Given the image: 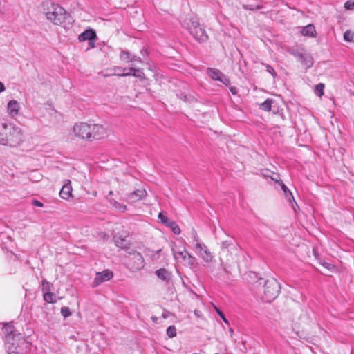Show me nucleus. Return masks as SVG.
<instances>
[{"label": "nucleus", "instance_id": "obj_1", "mask_svg": "<svg viewBox=\"0 0 354 354\" xmlns=\"http://www.w3.org/2000/svg\"><path fill=\"white\" fill-rule=\"evenodd\" d=\"M73 133L75 137L92 141L104 138L107 135L106 128L100 124L92 122H77L74 124Z\"/></svg>", "mask_w": 354, "mask_h": 354}, {"label": "nucleus", "instance_id": "obj_2", "mask_svg": "<svg viewBox=\"0 0 354 354\" xmlns=\"http://www.w3.org/2000/svg\"><path fill=\"white\" fill-rule=\"evenodd\" d=\"M44 13L46 19L55 25L66 28L65 23L71 19L70 15L64 8L52 1H46L42 5Z\"/></svg>", "mask_w": 354, "mask_h": 354}, {"label": "nucleus", "instance_id": "obj_3", "mask_svg": "<svg viewBox=\"0 0 354 354\" xmlns=\"http://www.w3.org/2000/svg\"><path fill=\"white\" fill-rule=\"evenodd\" d=\"M182 26L186 28L193 37L199 42L207 41L208 36L205 30L200 26L197 17L190 16L181 21Z\"/></svg>", "mask_w": 354, "mask_h": 354}, {"label": "nucleus", "instance_id": "obj_4", "mask_svg": "<svg viewBox=\"0 0 354 354\" xmlns=\"http://www.w3.org/2000/svg\"><path fill=\"white\" fill-rule=\"evenodd\" d=\"M192 248L196 254L204 263L209 264L214 261V257L208 247L199 239L196 232L192 230Z\"/></svg>", "mask_w": 354, "mask_h": 354}, {"label": "nucleus", "instance_id": "obj_5", "mask_svg": "<svg viewBox=\"0 0 354 354\" xmlns=\"http://www.w3.org/2000/svg\"><path fill=\"white\" fill-rule=\"evenodd\" d=\"M5 342L9 354H24L26 351L27 343L22 334L8 336Z\"/></svg>", "mask_w": 354, "mask_h": 354}, {"label": "nucleus", "instance_id": "obj_6", "mask_svg": "<svg viewBox=\"0 0 354 354\" xmlns=\"http://www.w3.org/2000/svg\"><path fill=\"white\" fill-rule=\"evenodd\" d=\"M3 145L15 147L20 145L24 140V135L21 128L12 124L8 125L7 133Z\"/></svg>", "mask_w": 354, "mask_h": 354}, {"label": "nucleus", "instance_id": "obj_7", "mask_svg": "<svg viewBox=\"0 0 354 354\" xmlns=\"http://www.w3.org/2000/svg\"><path fill=\"white\" fill-rule=\"evenodd\" d=\"M280 284L274 279L266 281L263 286V299L267 302L274 300L280 292Z\"/></svg>", "mask_w": 354, "mask_h": 354}, {"label": "nucleus", "instance_id": "obj_8", "mask_svg": "<svg viewBox=\"0 0 354 354\" xmlns=\"http://www.w3.org/2000/svg\"><path fill=\"white\" fill-rule=\"evenodd\" d=\"M129 254V266L131 269L133 271H138L142 269L145 266V261L142 255L133 250L128 251Z\"/></svg>", "mask_w": 354, "mask_h": 354}, {"label": "nucleus", "instance_id": "obj_9", "mask_svg": "<svg viewBox=\"0 0 354 354\" xmlns=\"http://www.w3.org/2000/svg\"><path fill=\"white\" fill-rule=\"evenodd\" d=\"M173 255L178 261H183L185 264L192 266L195 262V257L191 255L185 249L183 251H176L172 249Z\"/></svg>", "mask_w": 354, "mask_h": 354}, {"label": "nucleus", "instance_id": "obj_10", "mask_svg": "<svg viewBox=\"0 0 354 354\" xmlns=\"http://www.w3.org/2000/svg\"><path fill=\"white\" fill-rule=\"evenodd\" d=\"M207 73L211 79L219 81L226 86L230 84L229 78L218 69L208 68Z\"/></svg>", "mask_w": 354, "mask_h": 354}, {"label": "nucleus", "instance_id": "obj_11", "mask_svg": "<svg viewBox=\"0 0 354 354\" xmlns=\"http://www.w3.org/2000/svg\"><path fill=\"white\" fill-rule=\"evenodd\" d=\"M113 277V272L109 270L97 272L93 282V286L97 287L100 284L110 280Z\"/></svg>", "mask_w": 354, "mask_h": 354}, {"label": "nucleus", "instance_id": "obj_12", "mask_svg": "<svg viewBox=\"0 0 354 354\" xmlns=\"http://www.w3.org/2000/svg\"><path fill=\"white\" fill-rule=\"evenodd\" d=\"M146 196L147 192L145 189H137L128 194L126 201L129 203H136L145 198Z\"/></svg>", "mask_w": 354, "mask_h": 354}, {"label": "nucleus", "instance_id": "obj_13", "mask_svg": "<svg viewBox=\"0 0 354 354\" xmlns=\"http://www.w3.org/2000/svg\"><path fill=\"white\" fill-rule=\"evenodd\" d=\"M97 37L96 32L93 29H87L82 32L78 36V39L80 41H88V45H91V43H93V40H95Z\"/></svg>", "mask_w": 354, "mask_h": 354}, {"label": "nucleus", "instance_id": "obj_14", "mask_svg": "<svg viewBox=\"0 0 354 354\" xmlns=\"http://www.w3.org/2000/svg\"><path fill=\"white\" fill-rule=\"evenodd\" d=\"M20 109L19 103L15 100H11L7 105V112L10 117L14 118L18 114Z\"/></svg>", "mask_w": 354, "mask_h": 354}, {"label": "nucleus", "instance_id": "obj_15", "mask_svg": "<svg viewBox=\"0 0 354 354\" xmlns=\"http://www.w3.org/2000/svg\"><path fill=\"white\" fill-rule=\"evenodd\" d=\"M59 196L62 198L68 200L73 196L72 194V186L71 180H66L61 191L59 192Z\"/></svg>", "mask_w": 354, "mask_h": 354}, {"label": "nucleus", "instance_id": "obj_16", "mask_svg": "<svg viewBox=\"0 0 354 354\" xmlns=\"http://www.w3.org/2000/svg\"><path fill=\"white\" fill-rule=\"evenodd\" d=\"M120 57L122 61L130 62L132 65H133L134 62L140 64L143 62L140 57L131 55L129 52L126 50H122L121 52Z\"/></svg>", "mask_w": 354, "mask_h": 354}, {"label": "nucleus", "instance_id": "obj_17", "mask_svg": "<svg viewBox=\"0 0 354 354\" xmlns=\"http://www.w3.org/2000/svg\"><path fill=\"white\" fill-rule=\"evenodd\" d=\"M2 330L5 335V341L7 340V337L8 336H17V335H21V333H17L14 326L11 323L4 324Z\"/></svg>", "mask_w": 354, "mask_h": 354}, {"label": "nucleus", "instance_id": "obj_18", "mask_svg": "<svg viewBox=\"0 0 354 354\" xmlns=\"http://www.w3.org/2000/svg\"><path fill=\"white\" fill-rule=\"evenodd\" d=\"M162 250L159 249L157 250H153L149 248H147L145 251V255L149 257L151 261H158L161 256Z\"/></svg>", "mask_w": 354, "mask_h": 354}, {"label": "nucleus", "instance_id": "obj_19", "mask_svg": "<svg viewBox=\"0 0 354 354\" xmlns=\"http://www.w3.org/2000/svg\"><path fill=\"white\" fill-rule=\"evenodd\" d=\"M301 34L304 36L315 37L316 35L315 27L313 24H308L303 27L301 30Z\"/></svg>", "mask_w": 354, "mask_h": 354}, {"label": "nucleus", "instance_id": "obj_20", "mask_svg": "<svg viewBox=\"0 0 354 354\" xmlns=\"http://www.w3.org/2000/svg\"><path fill=\"white\" fill-rule=\"evenodd\" d=\"M113 240L115 245L120 248H126L129 245V241L120 235H115Z\"/></svg>", "mask_w": 354, "mask_h": 354}, {"label": "nucleus", "instance_id": "obj_21", "mask_svg": "<svg viewBox=\"0 0 354 354\" xmlns=\"http://www.w3.org/2000/svg\"><path fill=\"white\" fill-rule=\"evenodd\" d=\"M128 72H124L123 75H133L138 78H142L144 76V73L139 68H135L131 66L127 68Z\"/></svg>", "mask_w": 354, "mask_h": 354}, {"label": "nucleus", "instance_id": "obj_22", "mask_svg": "<svg viewBox=\"0 0 354 354\" xmlns=\"http://www.w3.org/2000/svg\"><path fill=\"white\" fill-rule=\"evenodd\" d=\"M221 248L222 251H225V250L231 249L232 250H236V244L232 239H229L227 240L223 241L221 243Z\"/></svg>", "mask_w": 354, "mask_h": 354}, {"label": "nucleus", "instance_id": "obj_23", "mask_svg": "<svg viewBox=\"0 0 354 354\" xmlns=\"http://www.w3.org/2000/svg\"><path fill=\"white\" fill-rule=\"evenodd\" d=\"M281 189L283 191L284 195L286 198V199L290 202L292 203V201L294 202L295 205L297 206V204L296 203L295 198L292 196V192L288 189V187L283 184V183H281Z\"/></svg>", "mask_w": 354, "mask_h": 354}, {"label": "nucleus", "instance_id": "obj_24", "mask_svg": "<svg viewBox=\"0 0 354 354\" xmlns=\"http://www.w3.org/2000/svg\"><path fill=\"white\" fill-rule=\"evenodd\" d=\"M299 62L306 68L311 67L313 64L312 57L306 52Z\"/></svg>", "mask_w": 354, "mask_h": 354}, {"label": "nucleus", "instance_id": "obj_25", "mask_svg": "<svg viewBox=\"0 0 354 354\" xmlns=\"http://www.w3.org/2000/svg\"><path fill=\"white\" fill-rule=\"evenodd\" d=\"M8 125L9 124L0 122V144L3 145L5 141V138L7 133Z\"/></svg>", "mask_w": 354, "mask_h": 354}, {"label": "nucleus", "instance_id": "obj_26", "mask_svg": "<svg viewBox=\"0 0 354 354\" xmlns=\"http://www.w3.org/2000/svg\"><path fill=\"white\" fill-rule=\"evenodd\" d=\"M156 276L161 280H167L170 277L169 272L165 268H161L156 271Z\"/></svg>", "mask_w": 354, "mask_h": 354}, {"label": "nucleus", "instance_id": "obj_27", "mask_svg": "<svg viewBox=\"0 0 354 354\" xmlns=\"http://www.w3.org/2000/svg\"><path fill=\"white\" fill-rule=\"evenodd\" d=\"M43 297H44V301L47 303L54 304L57 301L56 295L51 292L44 294Z\"/></svg>", "mask_w": 354, "mask_h": 354}, {"label": "nucleus", "instance_id": "obj_28", "mask_svg": "<svg viewBox=\"0 0 354 354\" xmlns=\"http://www.w3.org/2000/svg\"><path fill=\"white\" fill-rule=\"evenodd\" d=\"M273 102L274 100L272 99H267L266 101H264L263 103L260 104L259 107L263 111H270L271 110Z\"/></svg>", "mask_w": 354, "mask_h": 354}, {"label": "nucleus", "instance_id": "obj_29", "mask_svg": "<svg viewBox=\"0 0 354 354\" xmlns=\"http://www.w3.org/2000/svg\"><path fill=\"white\" fill-rule=\"evenodd\" d=\"M290 53L299 61L301 59H302L303 56H304L306 50L304 49L296 48L292 49L290 51Z\"/></svg>", "mask_w": 354, "mask_h": 354}, {"label": "nucleus", "instance_id": "obj_30", "mask_svg": "<svg viewBox=\"0 0 354 354\" xmlns=\"http://www.w3.org/2000/svg\"><path fill=\"white\" fill-rule=\"evenodd\" d=\"M344 39L346 41L354 42V32L346 30L344 34Z\"/></svg>", "mask_w": 354, "mask_h": 354}, {"label": "nucleus", "instance_id": "obj_31", "mask_svg": "<svg viewBox=\"0 0 354 354\" xmlns=\"http://www.w3.org/2000/svg\"><path fill=\"white\" fill-rule=\"evenodd\" d=\"M41 290L44 294L50 292V283L46 279H44L41 283Z\"/></svg>", "mask_w": 354, "mask_h": 354}, {"label": "nucleus", "instance_id": "obj_32", "mask_svg": "<svg viewBox=\"0 0 354 354\" xmlns=\"http://www.w3.org/2000/svg\"><path fill=\"white\" fill-rule=\"evenodd\" d=\"M324 84L319 83L315 88V93L318 97H322L324 95Z\"/></svg>", "mask_w": 354, "mask_h": 354}, {"label": "nucleus", "instance_id": "obj_33", "mask_svg": "<svg viewBox=\"0 0 354 354\" xmlns=\"http://www.w3.org/2000/svg\"><path fill=\"white\" fill-rule=\"evenodd\" d=\"M167 335L169 337L172 338L176 335V329L174 326H170L167 329Z\"/></svg>", "mask_w": 354, "mask_h": 354}, {"label": "nucleus", "instance_id": "obj_34", "mask_svg": "<svg viewBox=\"0 0 354 354\" xmlns=\"http://www.w3.org/2000/svg\"><path fill=\"white\" fill-rule=\"evenodd\" d=\"M168 226L172 229V231L175 234H179L180 233V229L178 225L176 224V223L171 221L168 224Z\"/></svg>", "mask_w": 354, "mask_h": 354}, {"label": "nucleus", "instance_id": "obj_35", "mask_svg": "<svg viewBox=\"0 0 354 354\" xmlns=\"http://www.w3.org/2000/svg\"><path fill=\"white\" fill-rule=\"evenodd\" d=\"M114 207L120 212H124L127 209V206L125 205L121 204L117 201H114L113 203Z\"/></svg>", "mask_w": 354, "mask_h": 354}, {"label": "nucleus", "instance_id": "obj_36", "mask_svg": "<svg viewBox=\"0 0 354 354\" xmlns=\"http://www.w3.org/2000/svg\"><path fill=\"white\" fill-rule=\"evenodd\" d=\"M320 264L324 267L325 268L328 269V270L331 272H334L336 270V268L334 265L327 263L326 261H322L320 262Z\"/></svg>", "mask_w": 354, "mask_h": 354}, {"label": "nucleus", "instance_id": "obj_37", "mask_svg": "<svg viewBox=\"0 0 354 354\" xmlns=\"http://www.w3.org/2000/svg\"><path fill=\"white\" fill-rule=\"evenodd\" d=\"M214 308L216 310V312L218 313V315H219V317L223 320V322L227 324H229V322L228 320L226 319L224 313L218 308L216 307V306H214Z\"/></svg>", "mask_w": 354, "mask_h": 354}, {"label": "nucleus", "instance_id": "obj_38", "mask_svg": "<svg viewBox=\"0 0 354 354\" xmlns=\"http://www.w3.org/2000/svg\"><path fill=\"white\" fill-rule=\"evenodd\" d=\"M158 218L161 221V222L167 225L169 223V221L166 215H165L162 212H160L158 214Z\"/></svg>", "mask_w": 354, "mask_h": 354}, {"label": "nucleus", "instance_id": "obj_39", "mask_svg": "<svg viewBox=\"0 0 354 354\" xmlns=\"http://www.w3.org/2000/svg\"><path fill=\"white\" fill-rule=\"evenodd\" d=\"M61 314L64 318H66V317H69L71 315V313L69 308L62 307L61 308Z\"/></svg>", "mask_w": 354, "mask_h": 354}, {"label": "nucleus", "instance_id": "obj_40", "mask_svg": "<svg viewBox=\"0 0 354 354\" xmlns=\"http://www.w3.org/2000/svg\"><path fill=\"white\" fill-rule=\"evenodd\" d=\"M266 66L267 72L269 73L273 77V78H275L277 77V74L275 72L273 67L269 64H266Z\"/></svg>", "mask_w": 354, "mask_h": 354}, {"label": "nucleus", "instance_id": "obj_41", "mask_svg": "<svg viewBox=\"0 0 354 354\" xmlns=\"http://www.w3.org/2000/svg\"><path fill=\"white\" fill-rule=\"evenodd\" d=\"M344 8L346 10H353L354 9V1H347L344 4Z\"/></svg>", "mask_w": 354, "mask_h": 354}, {"label": "nucleus", "instance_id": "obj_42", "mask_svg": "<svg viewBox=\"0 0 354 354\" xmlns=\"http://www.w3.org/2000/svg\"><path fill=\"white\" fill-rule=\"evenodd\" d=\"M32 204L34 206L39 207H42L44 206V204L41 201L35 200V199L32 200Z\"/></svg>", "mask_w": 354, "mask_h": 354}, {"label": "nucleus", "instance_id": "obj_43", "mask_svg": "<svg viewBox=\"0 0 354 354\" xmlns=\"http://www.w3.org/2000/svg\"><path fill=\"white\" fill-rule=\"evenodd\" d=\"M169 314H170V313H169V311L165 310V311L162 313V317H163L164 319H166V318H167V317H169Z\"/></svg>", "mask_w": 354, "mask_h": 354}, {"label": "nucleus", "instance_id": "obj_44", "mask_svg": "<svg viewBox=\"0 0 354 354\" xmlns=\"http://www.w3.org/2000/svg\"><path fill=\"white\" fill-rule=\"evenodd\" d=\"M5 91V86L4 84L0 81V93H2Z\"/></svg>", "mask_w": 354, "mask_h": 354}, {"label": "nucleus", "instance_id": "obj_45", "mask_svg": "<svg viewBox=\"0 0 354 354\" xmlns=\"http://www.w3.org/2000/svg\"><path fill=\"white\" fill-rule=\"evenodd\" d=\"M230 91L232 92V93L233 95H236V93H237V91H236V88H235V87H231V88H230Z\"/></svg>", "mask_w": 354, "mask_h": 354}, {"label": "nucleus", "instance_id": "obj_46", "mask_svg": "<svg viewBox=\"0 0 354 354\" xmlns=\"http://www.w3.org/2000/svg\"><path fill=\"white\" fill-rule=\"evenodd\" d=\"M151 319L154 322H156L157 320H158V318L156 317H151Z\"/></svg>", "mask_w": 354, "mask_h": 354}, {"label": "nucleus", "instance_id": "obj_47", "mask_svg": "<svg viewBox=\"0 0 354 354\" xmlns=\"http://www.w3.org/2000/svg\"><path fill=\"white\" fill-rule=\"evenodd\" d=\"M124 72H128L127 68H122V75H123V73H124Z\"/></svg>", "mask_w": 354, "mask_h": 354}, {"label": "nucleus", "instance_id": "obj_48", "mask_svg": "<svg viewBox=\"0 0 354 354\" xmlns=\"http://www.w3.org/2000/svg\"><path fill=\"white\" fill-rule=\"evenodd\" d=\"M90 47L94 48L95 46V41H93V43H91V45H89Z\"/></svg>", "mask_w": 354, "mask_h": 354}, {"label": "nucleus", "instance_id": "obj_49", "mask_svg": "<svg viewBox=\"0 0 354 354\" xmlns=\"http://www.w3.org/2000/svg\"><path fill=\"white\" fill-rule=\"evenodd\" d=\"M233 333V330H232V328L230 329V333Z\"/></svg>", "mask_w": 354, "mask_h": 354}, {"label": "nucleus", "instance_id": "obj_50", "mask_svg": "<svg viewBox=\"0 0 354 354\" xmlns=\"http://www.w3.org/2000/svg\"><path fill=\"white\" fill-rule=\"evenodd\" d=\"M291 205H292V209H294V210L295 211V207H294V205H293V204H292Z\"/></svg>", "mask_w": 354, "mask_h": 354}]
</instances>
